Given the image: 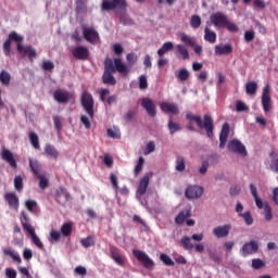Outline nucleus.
Returning a JSON list of instances; mask_svg holds the SVG:
<instances>
[{
    "label": "nucleus",
    "instance_id": "1",
    "mask_svg": "<svg viewBox=\"0 0 278 278\" xmlns=\"http://www.w3.org/2000/svg\"><path fill=\"white\" fill-rule=\"evenodd\" d=\"M127 65L123 63L121 58H115L114 60L108 58L104 61V72L102 74V83L105 86H116L115 73H119L122 77H127L131 73V66L138 62V55L130 52L126 55Z\"/></svg>",
    "mask_w": 278,
    "mask_h": 278
},
{
    "label": "nucleus",
    "instance_id": "2",
    "mask_svg": "<svg viewBox=\"0 0 278 278\" xmlns=\"http://www.w3.org/2000/svg\"><path fill=\"white\" fill-rule=\"evenodd\" d=\"M186 118L189 121L187 125V129H189V131H197V128L193 124L197 123L199 129H205L207 138H214V119L212 116H210V114H205L202 118L201 115L187 113Z\"/></svg>",
    "mask_w": 278,
    "mask_h": 278
},
{
    "label": "nucleus",
    "instance_id": "3",
    "mask_svg": "<svg viewBox=\"0 0 278 278\" xmlns=\"http://www.w3.org/2000/svg\"><path fill=\"white\" fill-rule=\"evenodd\" d=\"M210 21L214 27L225 28L228 31L236 33L238 31V25L236 23L229 21V17L225 15L223 12H216L211 14Z\"/></svg>",
    "mask_w": 278,
    "mask_h": 278
},
{
    "label": "nucleus",
    "instance_id": "4",
    "mask_svg": "<svg viewBox=\"0 0 278 278\" xmlns=\"http://www.w3.org/2000/svg\"><path fill=\"white\" fill-rule=\"evenodd\" d=\"M127 0H102L101 11L102 12H127L128 8Z\"/></svg>",
    "mask_w": 278,
    "mask_h": 278
},
{
    "label": "nucleus",
    "instance_id": "5",
    "mask_svg": "<svg viewBox=\"0 0 278 278\" xmlns=\"http://www.w3.org/2000/svg\"><path fill=\"white\" fill-rule=\"evenodd\" d=\"M23 36L18 35L17 31H11L8 39L3 43V51L5 55H10L12 51V42H16L18 53H23Z\"/></svg>",
    "mask_w": 278,
    "mask_h": 278
},
{
    "label": "nucleus",
    "instance_id": "6",
    "mask_svg": "<svg viewBox=\"0 0 278 278\" xmlns=\"http://www.w3.org/2000/svg\"><path fill=\"white\" fill-rule=\"evenodd\" d=\"M80 104L90 118H94V98L92 93L84 91L80 97Z\"/></svg>",
    "mask_w": 278,
    "mask_h": 278
},
{
    "label": "nucleus",
    "instance_id": "7",
    "mask_svg": "<svg viewBox=\"0 0 278 278\" xmlns=\"http://www.w3.org/2000/svg\"><path fill=\"white\" fill-rule=\"evenodd\" d=\"M53 99L56 103H61L62 105H66L68 101H75V93L68 92L67 90L56 89L53 92Z\"/></svg>",
    "mask_w": 278,
    "mask_h": 278
},
{
    "label": "nucleus",
    "instance_id": "8",
    "mask_svg": "<svg viewBox=\"0 0 278 278\" xmlns=\"http://www.w3.org/2000/svg\"><path fill=\"white\" fill-rule=\"evenodd\" d=\"M132 255L138 260V262H141V264L148 269L151 270L155 266V263L151 257H149V254L142 250H132Z\"/></svg>",
    "mask_w": 278,
    "mask_h": 278
},
{
    "label": "nucleus",
    "instance_id": "9",
    "mask_svg": "<svg viewBox=\"0 0 278 278\" xmlns=\"http://www.w3.org/2000/svg\"><path fill=\"white\" fill-rule=\"evenodd\" d=\"M110 257L117 264V266H125V262H127V257H125V254L118 249L116 245H110Z\"/></svg>",
    "mask_w": 278,
    "mask_h": 278
},
{
    "label": "nucleus",
    "instance_id": "10",
    "mask_svg": "<svg viewBox=\"0 0 278 278\" xmlns=\"http://www.w3.org/2000/svg\"><path fill=\"white\" fill-rule=\"evenodd\" d=\"M83 35L85 40L90 42V45H96V42H99V31H97V29H94L92 26L83 25Z\"/></svg>",
    "mask_w": 278,
    "mask_h": 278
},
{
    "label": "nucleus",
    "instance_id": "11",
    "mask_svg": "<svg viewBox=\"0 0 278 278\" xmlns=\"http://www.w3.org/2000/svg\"><path fill=\"white\" fill-rule=\"evenodd\" d=\"M261 103L263 105V110L266 114H268V112H270L271 108H273V100L270 98V86L266 85L263 88V93H262V98H261Z\"/></svg>",
    "mask_w": 278,
    "mask_h": 278
},
{
    "label": "nucleus",
    "instance_id": "12",
    "mask_svg": "<svg viewBox=\"0 0 278 278\" xmlns=\"http://www.w3.org/2000/svg\"><path fill=\"white\" fill-rule=\"evenodd\" d=\"M72 55L75 60L86 61L90 58V50L86 46H76L72 49Z\"/></svg>",
    "mask_w": 278,
    "mask_h": 278
},
{
    "label": "nucleus",
    "instance_id": "13",
    "mask_svg": "<svg viewBox=\"0 0 278 278\" xmlns=\"http://www.w3.org/2000/svg\"><path fill=\"white\" fill-rule=\"evenodd\" d=\"M260 251V244L257 241H249L244 243L240 250V253L243 257H249V255H253Z\"/></svg>",
    "mask_w": 278,
    "mask_h": 278
},
{
    "label": "nucleus",
    "instance_id": "14",
    "mask_svg": "<svg viewBox=\"0 0 278 278\" xmlns=\"http://www.w3.org/2000/svg\"><path fill=\"white\" fill-rule=\"evenodd\" d=\"M4 201L5 203H8L11 210H14V212H18V207H21V200L18 199L16 192H7L4 194Z\"/></svg>",
    "mask_w": 278,
    "mask_h": 278
},
{
    "label": "nucleus",
    "instance_id": "15",
    "mask_svg": "<svg viewBox=\"0 0 278 278\" xmlns=\"http://www.w3.org/2000/svg\"><path fill=\"white\" fill-rule=\"evenodd\" d=\"M203 192H205V189H203V187L193 185L187 187L185 191V197L187 199H201V197H203Z\"/></svg>",
    "mask_w": 278,
    "mask_h": 278
},
{
    "label": "nucleus",
    "instance_id": "16",
    "mask_svg": "<svg viewBox=\"0 0 278 278\" xmlns=\"http://www.w3.org/2000/svg\"><path fill=\"white\" fill-rule=\"evenodd\" d=\"M141 108L146 110L147 114L151 116V118H155L157 116V109L155 108V102L150 98L141 99Z\"/></svg>",
    "mask_w": 278,
    "mask_h": 278
},
{
    "label": "nucleus",
    "instance_id": "17",
    "mask_svg": "<svg viewBox=\"0 0 278 278\" xmlns=\"http://www.w3.org/2000/svg\"><path fill=\"white\" fill-rule=\"evenodd\" d=\"M229 151H232V153H239V155H247V147L241 143L240 140L233 139L229 141L228 143Z\"/></svg>",
    "mask_w": 278,
    "mask_h": 278
},
{
    "label": "nucleus",
    "instance_id": "18",
    "mask_svg": "<svg viewBox=\"0 0 278 278\" xmlns=\"http://www.w3.org/2000/svg\"><path fill=\"white\" fill-rule=\"evenodd\" d=\"M229 231H231V224H226L224 226H217L213 229V236L215 238H227L229 236Z\"/></svg>",
    "mask_w": 278,
    "mask_h": 278
},
{
    "label": "nucleus",
    "instance_id": "19",
    "mask_svg": "<svg viewBox=\"0 0 278 278\" xmlns=\"http://www.w3.org/2000/svg\"><path fill=\"white\" fill-rule=\"evenodd\" d=\"M149 179L150 176L148 174L140 179L139 186L137 188V194L139 197H144V194H147V190L149 188Z\"/></svg>",
    "mask_w": 278,
    "mask_h": 278
},
{
    "label": "nucleus",
    "instance_id": "20",
    "mask_svg": "<svg viewBox=\"0 0 278 278\" xmlns=\"http://www.w3.org/2000/svg\"><path fill=\"white\" fill-rule=\"evenodd\" d=\"M20 220H21V225L24 229V231H27V233H29V231H33L34 228L31 226V218H29V215H27L26 212H21L20 214Z\"/></svg>",
    "mask_w": 278,
    "mask_h": 278
},
{
    "label": "nucleus",
    "instance_id": "21",
    "mask_svg": "<svg viewBox=\"0 0 278 278\" xmlns=\"http://www.w3.org/2000/svg\"><path fill=\"white\" fill-rule=\"evenodd\" d=\"M190 216H192V208L187 207L180 211L175 217L176 225H184V223H186V219L190 218Z\"/></svg>",
    "mask_w": 278,
    "mask_h": 278
},
{
    "label": "nucleus",
    "instance_id": "22",
    "mask_svg": "<svg viewBox=\"0 0 278 278\" xmlns=\"http://www.w3.org/2000/svg\"><path fill=\"white\" fill-rule=\"evenodd\" d=\"M2 160H4V162H8L11 168H17L18 166L16 163V159H14V154L8 149L2 150Z\"/></svg>",
    "mask_w": 278,
    "mask_h": 278
},
{
    "label": "nucleus",
    "instance_id": "23",
    "mask_svg": "<svg viewBox=\"0 0 278 278\" xmlns=\"http://www.w3.org/2000/svg\"><path fill=\"white\" fill-rule=\"evenodd\" d=\"M160 108L165 114H179V106L175 103L163 102Z\"/></svg>",
    "mask_w": 278,
    "mask_h": 278
},
{
    "label": "nucleus",
    "instance_id": "24",
    "mask_svg": "<svg viewBox=\"0 0 278 278\" xmlns=\"http://www.w3.org/2000/svg\"><path fill=\"white\" fill-rule=\"evenodd\" d=\"M227 138H229V123H225L222 127V131L219 135V149H225Z\"/></svg>",
    "mask_w": 278,
    "mask_h": 278
},
{
    "label": "nucleus",
    "instance_id": "25",
    "mask_svg": "<svg viewBox=\"0 0 278 278\" xmlns=\"http://www.w3.org/2000/svg\"><path fill=\"white\" fill-rule=\"evenodd\" d=\"M229 53H233V47L231 43L215 46V55H229Z\"/></svg>",
    "mask_w": 278,
    "mask_h": 278
},
{
    "label": "nucleus",
    "instance_id": "26",
    "mask_svg": "<svg viewBox=\"0 0 278 278\" xmlns=\"http://www.w3.org/2000/svg\"><path fill=\"white\" fill-rule=\"evenodd\" d=\"M176 55L177 58H181V60H190V52H188V48L181 43L176 45Z\"/></svg>",
    "mask_w": 278,
    "mask_h": 278
},
{
    "label": "nucleus",
    "instance_id": "27",
    "mask_svg": "<svg viewBox=\"0 0 278 278\" xmlns=\"http://www.w3.org/2000/svg\"><path fill=\"white\" fill-rule=\"evenodd\" d=\"M29 162V168L31 170V173L38 177V175L40 174V170H42V165L40 164V162H38V160H33L31 157L28 159Z\"/></svg>",
    "mask_w": 278,
    "mask_h": 278
},
{
    "label": "nucleus",
    "instance_id": "28",
    "mask_svg": "<svg viewBox=\"0 0 278 278\" xmlns=\"http://www.w3.org/2000/svg\"><path fill=\"white\" fill-rule=\"evenodd\" d=\"M22 54L26 55L29 60H34L38 58V53L36 52V49L31 46H22Z\"/></svg>",
    "mask_w": 278,
    "mask_h": 278
},
{
    "label": "nucleus",
    "instance_id": "29",
    "mask_svg": "<svg viewBox=\"0 0 278 278\" xmlns=\"http://www.w3.org/2000/svg\"><path fill=\"white\" fill-rule=\"evenodd\" d=\"M28 233L30 235L33 244H35L37 249H40V251H42L45 249V243H42V241L40 240V237L36 235V230L33 229Z\"/></svg>",
    "mask_w": 278,
    "mask_h": 278
},
{
    "label": "nucleus",
    "instance_id": "30",
    "mask_svg": "<svg viewBox=\"0 0 278 278\" xmlns=\"http://www.w3.org/2000/svg\"><path fill=\"white\" fill-rule=\"evenodd\" d=\"M204 40L205 42H210L211 45H214L216 42V33L210 27L204 28Z\"/></svg>",
    "mask_w": 278,
    "mask_h": 278
},
{
    "label": "nucleus",
    "instance_id": "31",
    "mask_svg": "<svg viewBox=\"0 0 278 278\" xmlns=\"http://www.w3.org/2000/svg\"><path fill=\"white\" fill-rule=\"evenodd\" d=\"M45 153L49 155V157H53V160H58V156L60 155V152L55 148V146L48 143L45 147Z\"/></svg>",
    "mask_w": 278,
    "mask_h": 278
},
{
    "label": "nucleus",
    "instance_id": "32",
    "mask_svg": "<svg viewBox=\"0 0 278 278\" xmlns=\"http://www.w3.org/2000/svg\"><path fill=\"white\" fill-rule=\"evenodd\" d=\"M173 49H175V45L173 43V41H166L157 50V55L162 58L163 55H165V53H168V51H173Z\"/></svg>",
    "mask_w": 278,
    "mask_h": 278
},
{
    "label": "nucleus",
    "instance_id": "33",
    "mask_svg": "<svg viewBox=\"0 0 278 278\" xmlns=\"http://www.w3.org/2000/svg\"><path fill=\"white\" fill-rule=\"evenodd\" d=\"M61 236L68 238L73 233V222L64 223L60 229Z\"/></svg>",
    "mask_w": 278,
    "mask_h": 278
},
{
    "label": "nucleus",
    "instance_id": "34",
    "mask_svg": "<svg viewBox=\"0 0 278 278\" xmlns=\"http://www.w3.org/2000/svg\"><path fill=\"white\" fill-rule=\"evenodd\" d=\"M3 253L4 255H8L9 257H11L13 262H16L17 264H21V262H23L18 253H16V251H14V249L12 248L4 249Z\"/></svg>",
    "mask_w": 278,
    "mask_h": 278
},
{
    "label": "nucleus",
    "instance_id": "35",
    "mask_svg": "<svg viewBox=\"0 0 278 278\" xmlns=\"http://www.w3.org/2000/svg\"><path fill=\"white\" fill-rule=\"evenodd\" d=\"M167 127L169 129L170 136H173V134H177V131H181V125L177 122H174L173 117H169V121L167 123Z\"/></svg>",
    "mask_w": 278,
    "mask_h": 278
},
{
    "label": "nucleus",
    "instance_id": "36",
    "mask_svg": "<svg viewBox=\"0 0 278 278\" xmlns=\"http://www.w3.org/2000/svg\"><path fill=\"white\" fill-rule=\"evenodd\" d=\"M192 239L188 236H185L180 239V245L185 251H192L194 249V244H192Z\"/></svg>",
    "mask_w": 278,
    "mask_h": 278
},
{
    "label": "nucleus",
    "instance_id": "37",
    "mask_svg": "<svg viewBox=\"0 0 278 278\" xmlns=\"http://www.w3.org/2000/svg\"><path fill=\"white\" fill-rule=\"evenodd\" d=\"M180 40L181 42H184V45H187V47H197V39H194V37H191L186 34H181Z\"/></svg>",
    "mask_w": 278,
    "mask_h": 278
},
{
    "label": "nucleus",
    "instance_id": "38",
    "mask_svg": "<svg viewBox=\"0 0 278 278\" xmlns=\"http://www.w3.org/2000/svg\"><path fill=\"white\" fill-rule=\"evenodd\" d=\"M10 81H12V76L5 70L0 72V83L2 86H10Z\"/></svg>",
    "mask_w": 278,
    "mask_h": 278
},
{
    "label": "nucleus",
    "instance_id": "39",
    "mask_svg": "<svg viewBox=\"0 0 278 278\" xmlns=\"http://www.w3.org/2000/svg\"><path fill=\"white\" fill-rule=\"evenodd\" d=\"M28 138H29L30 144L34 147V149H37V150L40 149V140L38 138V134L30 131L28 134Z\"/></svg>",
    "mask_w": 278,
    "mask_h": 278
},
{
    "label": "nucleus",
    "instance_id": "40",
    "mask_svg": "<svg viewBox=\"0 0 278 278\" xmlns=\"http://www.w3.org/2000/svg\"><path fill=\"white\" fill-rule=\"evenodd\" d=\"M80 244L85 249H90V247H94V237L93 236H88V237L81 239Z\"/></svg>",
    "mask_w": 278,
    "mask_h": 278
},
{
    "label": "nucleus",
    "instance_id": "41",
    "mask_svg": "<svg viewBox=\"0 0 278 278\" xmlns=\"http://www.w3.org/2000/svg\"><path fill=\"white\" fill-rule=\"evenodd\" d=\"M142 168H144V157L140 156L134 169L135 177H138L142 173Z\"/></svg>",
    "mask_w": 278,
    "mask_h": 278
},
{
    "label": "nucleus",
    "instance_id": "42",
    "mask_svg": "<svg viewBox=\"0 0 278 278\" xmlns=\"http://www.w3.org/2000/svg\"><path fill=\"white\" fill-rule=\"evenodd\" d=\"M37 179H39V188L41 190H47V188H49V178H47V176L39 174Z\"/></svg>",
    "mask_w": 278,
    "mask_h": 278
},
{
    "label": "nucleus",
    "instance_id": "43",
    "mask_svg": "<svg viewBox=\"0 0 278 278\" xmlns=\"http://www.w3.org/2000/svg\"><path fill=\"white\" fill-rule=\"evenodd\" d=\"M177 78L179 79V81H188V79H190V72L184 67L179 70Z\"/></svg>",
    "mask_w": 278,
    "mask_h": 278
},
{
    "label": "nucleus",
    "instance_id": "44",
    "mask_svg": "<svg viewBox=\"0 0 278 278\" xmlns=\"http://www.w3.org/2000/svg\"><path fill=\"white\" fill-rule=\"evenodd\" d=\"M176 170H178V173H184V170H186V160L184 156H177Z\"/></svg>",
    "mask_w": 278,
    "mask_h": 278
},
{
    "label": "nucleus",
    "instance_id": "45",
    "mask_svg": "<svg viewBox=\"0 0 278 278\" xmlns=\"http://www.w3.org/2000/svg\"><path fill=\"white\" fill-rule=\"evenodd\" d=\"M264 214L265 220H267V223H270V220H273V207H270V204H268V202H265Z\"/></svg>",
    "mask_w": 278,
    "mask_h": 278
},
{
    "label": "nucleus",
    "instance_id": "46",
    "mask_svg": "<svg viewBox=\"0 0 278 278\" xmlns=\"http://www.w3.org/2000/svg\"><path fill=\"white\" fill-rule=\"evenodd\" d=\"M245 92L247 94H255V92H257V83L255 81L247 83Z\"/></svg>",
    "mask_w": 278,
    "mask_h": 278
},
{
    "label": "nucleus",
    "instance_id": "47",
    "mask_svg": "<svg viewBox=\"0 0 278 278\" xmlns=\"http://www.w3.org/2000/svg\"><path fill=\"white\" fill-rule=\"evenodd\" d=\"M190 25L193 29H199L201 27V16L192 15L190 20Z\"/></svg>",
    "mask_w": 278,
    "mask_h": 278
},
{
    "label": "nucleus",
    "instance_id": "48",
    "mask_svg": "<svg viewBox=\"0 0 278 278\" xmlns=\"http://www.w3.org/2000/svg\"><path fill=\"white\" fill-rule=\"evenodd\" d=\"M160 260L161 262H163V264H165V266H175V262L173 261V258H170V256L165 253H162L160 255Z\"/></svg>",
    "mask_w": 278,
    "mask_h": 278
},
{
    "label": "nucleus",
    "instance_id": "49",
    "mask_svg": "<svg viewBox=\"0 0 278 278\" xmlns=\"http://www.w3.org/2000/svg\"><path fill=\"white\" fill-rule=\"evenodd\" d=\"M239 216L243 218L245 225H253V216L251 215V212L240 213Z\"/></svg>",
    "mask_w": 278,
    "mask_h": 278
},
{
    "label": "nucleus",
    "instance_id": "50",
    "mask_svg": "<svg viewBox=\"0 0 278 278\" xmlns=\"http://www.w3.org/2000/svg\"><path fill=\"white\" fill-rule=\"evenodd\" d=\"M14 188L17 192H23V177L22 176H15Z\"/></svg>",
    "mask_w": 278,
    "mask_h": 278
},
{
    "label": "nucleus",
    "instance_id": "51",
    "mask_svg": "<svg viewBox=\"0 0 278 278\" xmlns=\"http://www.w3.org/2000/svg\"><path fill=\"white\" fill-rule=\"evenodd\" d=\"M264 266H266V263H264V261L261 258L252 260V268H254V270H260L261 268H264Z\"/></svg>",
    "mask_w": 278,
    "mask_h": 278
},
{
    "label": "nucleus",
    "instance_id": "52",
    "mask_svg": "<svg viewBox=\"0 0 278 278\" xmlns=\"http://www.w3.org/2000/svg\"><path fill=\"white\" fill-rule=\"evenodd\" d=\"M62 238V233L55 229H52L50 231V242H60V239Z\"/></svg>",
    "mask_w": 278,
    "mask_h": 278
},
{
    "label": "nucleus",
    "instance_id": "53",
    "mask_svg": "<svg viewBox=\"0 0 278 278\" xmlns=\"http://www.w3.org/2000/svg\"><path fill=\"white\" fill-rule=\"evenodd\" d=\"M245 42H253L255 40V30L250 29L244 33Z\"/></svg>",
    "mask_w": 278,
    "mask_h": 278
},
{
    "label": "nucleus",
    "instance_id": "54",
    "mask_svg": "<svg viewBox=\"0 0 278 278\" xmlns=\"http://www.w3.org/2000/svg\"><path fill=\"white\" fill-rule=\"evenodd\" d=\"M236 111L237 112H249V106L247 105V103L238 100L236 103Z\"/></svg>",
    "mask_w": 278,
    "mask_h": 278
},
{
    "label": "nucleus",
    "instance_id": "55",
    "mask_svg": "<svg viewBox=\"0 0 278 278\" xmlns=\"http://www.w3.org/2000/svg\"><path fill=\"white\" fill-rule=\"evenodd\" d=\"M119 21L123 25H129L131 23V20L127 16V11H119Z\"/></svg>",
    "mask_w": 278,
    "mask_h": 278
},
{
    "label": "nucleus",
    "instance_id": "56",
    "mask_svg": "<svg viewBox=\"0 0 278 278\" xmlns=\"http://www.w3.org/2000/svg\"><path fill=\"white\" fill-rule=\"evenodd\" d=\"M25 207L28 212H34V207H38V202H36V200H26Z\"/></svg>",
    "mask_w": 278,
    "mask_h": 278
},
{
    "label": "nucleus",
    "instance_id": "57",
    "mask_svg": "<svg viewBox=\"0 0 278 278\" xmlns=\"http://www.w3.org/2000/svg\"><path fill=\"white\" fill-rule=\"evenodd\" d=\"M155 151V141H149L146 146L144 155H149Z\"/></svg>",
    "mask_w": 278,
    "mask_h": 278
},
{
    "label": "nucleus",
    "instance_id": "58",
    "mask_svg": "<svg viewBox=\"0 0 278 278\" xmlns=\"http://www.w3.org/2000/svg\"><path fill=\"white\" fill-rule=\"evenodd\" d=\"M139 88L140 90H147V88H149V83L147 81V77L144 75L139 77Z\"/></svg>",
    "mask_w": 278,
    "mask_h": 278
},
{
    "label": "nucleus",
    "instance_id": "59",
    "mask_svg": "<svg viewBox=\"0 0 278 278\" xmlns=\"http://www.w3.org/2000/svg\"><path fill=\"white\" fill-rule=\"evenodd\" d=\"M242 188L240 187V185H235L230 188L229 194L230 197H238V194H240Z\"/></svg>",
    "mask_w": 278,
    "mask_h": 278
},
{
    "label": "nucleus",
    "instance_id": "60",
    "mask_svg": "<svg viewBox=\"0 0 278 278\" xmlns=\"http://www.w3.org/2000/svg\"><path fill=\"white\" fill-rule=\"evenodd\" d=\"M42 71H53L55 68V65L51 61H43L41 65Z\"/></svg>",
    "mask_w": 278,
    "mask_h": 278
},
{
    "label": "nucleus",
    "instance_id": "61",
    "mask_svg": "<svg viewBox=\"0 0 278 278\" xmlns=\"http://www.w3.org/2000/svg\"><path fill=\"white\" fill-rule=\"evenodd\" d=\"M106 134L109 138H114L115 140H118L121 138V132L118 130H114L112 128H109L106 130Z\"/></svg>",
    "mask_w": 278,
    "mask_h": 278
},
{
    "label": "nucleus",
    "instance_id": "62",
    "mask_svg": "<svg viewBox=\"0 0 278 278\" xmlns=\"http://www.w3.org/2000/svg\"><path fill=\"white\" fill-rule=\"evenodd\" d=\"M134 116H136V111L129 110L124 114V121H126V123H131V121H134Z\"/></svg>",
    "mask_w": 278,
    "mask_h": 278
},
{
    "label": "nucleus",
    "instance_id": "63",
    "mask_svg": "<svg viewBox=\"0 0 278 278\" xmlns=\"http://www.w3.org/2000/svg\"><path fill=\"white\" fill-rule=\"evenodd\" d=\"M110 181H111L113 188L115 190H118V177L116 176V174H111L110 175Z\"/></svg>",
    "mask_w": 278,
    "mask_h": 278
},
{
    "label": "nucleus",
    "instance_id": "64",
    "mask_svg": "<svg viewBox=\"0 0 278 278\" xmlns=\"http://www.w3.org/2000/svg\"><path fill=\"white\" fill-rule=\"evenodd\" d=\"M270 170L274 173H278V159L271 160V163L269 165Z\"/></svg>",
    "mask_w": 278,
    "mask_h": 278
}]
</instances>
